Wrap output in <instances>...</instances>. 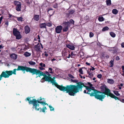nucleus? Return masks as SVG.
I'll list each match as a JSON object with an SVG mask.
<instances>
[{
	"label": "nucleus",
	"mask_w": 124,
	"mask_h": 124,
	"mask_svg": "<svg viewBox=\"0 0 124 124\" xmlns=\"http://www.w3.org/2000/svg\"><path fill=\"white\" fill-rule=\"evenodd\" d=\"M52 84L54 85L60 90L63 91H66V93H68L69 95L70 96H74L75 94L78 92L79 89H81L82 87L81 83L80 82L77 83V85H68L66 87L62 85H59L55 81L51 82Z\"/></svg>",
	"instance_id": "obj_1"
},
{
	"label": "nucleus",
	"mask_w": 124,
	"mask_h": 124,
	"mask_svg": "<svg viewBox=\"0 0 124 124\" xmlns=\"http://www.w3.org/2000/svg\"><path fill=\"white\" fill-rule=\"evenodd\" d=\"M21 67L19 68H19L18 70H22L23 71H26L27 72H29L31 73L32 75L35 74L36 76L38 75V76L36 77V78H38V77H40L41 76H43L44 77L42 79H45V81L51 82H53L56 81L55 80V77H53V78H52L51 77L47 76L44 73L42 72L37 69L31 68L26 66H22Z\"/></svg>",
	"instance_id": "obj_2"
},
{
	"label": "nucleus",
	"mask_w": 124,
	"mask_h": 124,
	"mask_svg": "<svg viewBox=\"0 0 124 124\" xmlns=\"http://www.w3.org/2000/svg\"><path fill=\"white\" fill-rule=\"evenodd\" d=\"M92 92H91V93H88L90 94V96H94L96 99L102 101H103V99L105 97V95L108 94L107 93L106 91L105 92H102L96 90L94 88V90H92Z\"/></svg>",
	"instance_id": "obj_3"
},
{
	"label": "nucleus",
	"mask_w": 124,
	"mask_h": 124,
	"mask_svg": "<svg viewBox=\"0 0 124 124\" xmlns=\"http://www.w3.org/2000/svg\"><path fill=\"white\" fill-rule=\"evenodd\" d=\"M20 66H18L17 69H14L13 71L6 70L5 72H2L1 74L0 75V81L2 79V77L4 78H8L9 76L13 74L16 75V70H19L18 69L21 67Z\"/></svg>",
	"instance_id": "obj_4"
},
{
	"label": "nucleus",
	"mask_w": 124,
	"mask_h": 124,
	"mask_svg": "<svg viewBox=\"0 0 124 124\" xmlns=\"http://www.w3.org/2000/svg\"><path fill=\"white\" fill-rule=\"evenodd\" d=\"M37 103L41 104L43 105H44L45 102L44 101H39V100H38V99L37 100L35 99H33L32 100H31L29 102V104H32L33 106L32 108H35L36 110H37L38 108H37V107H39V104Z\"/></svg>",
	"instance_id": "obj_5"
},
{
	"label": "nucleus",
	"mask_w": 124,
	"mask_h": 124,
	"mask_svg": "<svg viewBox=\"0 0 124 124\" xmlns=\"http://www.w3.org/2000/svg\"><path fill=\"white\" fill-rule=\"evenodd\" d=\"M101 89H105V91L104 92H105L106 91H107L106 92H107V93L108 94H107V97L108 96H109L111 98L114 99L116 100L117 99L118 100H119L118 97L116 96L113 94L111 93L110 90L107 88L106 86L105 85H104L102 86H101Z\"/></svg>",
	"instance_id": "obj_6"
},
{
	"label": "nucleus",
	"mask_w": 124,
	"mask_h": 124,
	"mask_svg": "<svg viewBox=\"0 0 124 124\" xmlns=\"http://www.w3.org/2000/svg\"><path fill=\"white\" fill-rule=\"evenodd\" d=\"M79 82H80L81 83L82 85V87L81 89H79V91L78 92H79V91H82V88L84 87H85L86 88V90H87V92H86V90H84V93L90 95V94L88 93H91V92H92V90H94V87H92L91 88V87H89V86H86L85 85L84 83H83V82H79ZM77 93H78V92Z\"/></svg>",
	"instance_id": "obj_7"
},
{
	"label": "nucleus",
	"mask_w": 124,
	"mask_h": 124,
	"mask_svg": "<svg viewBox=\"0 0 124 124\" xmlns=\"http://www.w3.org/2000/svg\"><path fill=\"white\" fill-rule=\"evenodd\" d=\"M62 53L63 56H66L68 58H69L70 57V52L68 49L66 48L64 49L62 52Z\"/></svg>",
	"instance_id": "obj_8"
},
{
	"label": "nucleus",
	"mask_w": 124,
	"mask_h": 124,
	"mask_svg": "<svg viewBox=\"0 0 124 124\" xmlns=\"http://www.w3.org/2000/svg\"><path fill=\"white\" fill-rule=\"evenodd\" d=\"M108 50L109 51L112 52L113 54H115L119 51V49L117 47L115 46L113 47H110L108 49Z\"/></svg>",
	"instance_id": "obj_9"
},
{
	"label": "nucleus",
	"mask_w": 124,
	"mask_h": 124,
	"mask_svg": "<svg viewBox=\"0 0 124 124\" xmlns=\"http://www.w3.org/2000/svg\"><path fill=\"white\" fill-rule=\"evenodd\" d=\"M62 27L61 25L57 26L55 28L56 32L57 33H60L62 29Z\"/></svg>",
	"instance_id": "obj_10"
},
{
	"label": "nucleus",
	"mask_w": 124,
	"mask_h": 124,
	"mask_svg": "<svg viewBox=\"0 0 124 124\" xmlns=\"http://www.w3.org/2000/svg\"><path fill=\"white\" fill-rule=\"evenodd\" d=\"M34 48L35 50L37 52H39L40 51V46L39 43L35 46Z\"/></svg>",
	"instance_id": "obj_11"
},
{
	"label": "nucleus",
	"mask_w": 124,
	"mask_h": 124,
	"mask_svg": "<svg viewBox=\"0 0 124 124\" xmlns=\"http://www.w3.org/2000/svg\"><path fill=\"white\" fill-rule=\"evenodd\" d=\"M24 30L25 33L26 34H28L30 31V28L28 25H26L24 27Z\"/></svg>",
	"instance_id": "obj_12"
},
{
	"label": "nucleus",
	"mask_w": 124,
	"mask_h": 124,
	"mask_svg": "<svg viewBox=\"0 0 124 124\" xmlns=\"http://www.w3.org/2000/svg\"><path fill=\"white\" fill-rule=\"evenodd\" d=\"M75 12V10L71 9L69 10L66 14L67 16H69L70 15L72 14Z\"/></svg>",
	"instance_id": "obj_13"
},
{
	"label": "nucleus",
	"mask_w": 124,
	"mask_h": 124,
	"mask_svg": "<svg viewBox=\"0 0 124 124\" xmlns=\"http://www.w3.org/2000/svg\"><path fill=\"white\" fill-rule=\"evenodd\" d=\"M10 58L13 60H15L17 58V55L15 53H12L10 55Z\"/></svg>",
	"instance_id": "obj_14"
},
{
	"label": "nucleus",
	"mask_w": 124,
	"mask_h": 124,
	"mask_svg": "<svg viewBox=\"0 0 124 124\" xmlns=\"http://www.w3.org/2000/svg\"><path fill=\"white\" fill-rule=\"evenodd\" d=\"M13 35L15 36L18 35L20 33L19 31H17V29H16L14 28L13 29Z\"/></svg>",
	"instance_id": "obj_15"
},
{
	"label": "nucleus",
	"mask_w": 124,
	"mask_h": 124,
	"mask_svg": "<svg viewBox=\"0 0 124 124\" xmlns=\"http://www.w3.org/2000/svg\"><path fill=\"white\" fill-rule=\"evenodd\" d=\"M63 26H64V27H68L69 28L70 26V23L69 21L67 22H64L63 23Z\"/></svg>",
	"instance_id": "obj_16"
},
{
	"label": "nucleus",
	"mask_w": 124,
	"mask_h": 124,
	"mask_svg": "<svg viewBox=\"0 0 124 124\" xmlns=\"http://www.w3.org/2000/svg\"><path fill=\"white\" fill-rule=\"evenodd\" d=\"M47 108L45 106L43 108H39L37 109L38 111L39 110V111L40 112H45V109H46Z\"/></svg>",
	"instance_id": "obj_17"
},
{
	"label": "nucleus",
	"mask_w": 124,
	"mask_h": 124,
	"mask_svg": "<svg viewBox=\"0 0 124 124\" xmlns=\"http://www.w3.org/2000/svg\"><path fill=\"white\" fill-rule=\"evenodd\" d=\"M33 19L36 21H38L39 19V15H34Z\"/></svg>",
	"instance_id": "obj_18"
},
{
	"label": "nucleus",
	"mask_w": 124,
	"mask_h": 124,
	"mask_svg": "<svg viewBox=\"0 0 124 124\" xmlns=\"http://www.w3.org/2000/svg\"><path fill=\"white\" fill-rule=\"evenodd\" d=\"M15 8L16 9L17 11H21V4H20L19 5L16 6Z\"/></svg>",
	"instance_id": "obj_19"
},
{
	"label": "nucleus",
	"mask_w": 124,
	"mask_h": 124,
	"mask_svg": "<svg viewBox=\"0 0 124 124\" xmlns=\"http://www.w3.org/2000/svg\"><path fill=\"white\" fill-rule=\"evenodd\" d=\"M66 46L67 47L69 48L71 50H73L75 48V47L73 46L70 45L69 44H67Z\"/></svg>",
	"instance_id": "obj_20"
},
{
	"label": "nucleus",
	"mask_w": 124,
	"mask_h": 124,
	"mask_svg": "<svg viewBox=\"0 0 124 124\" xmlns=\"http://www.w3.org/2000/svg\"><path fill=\"white\" fill-rule=\"evenodd\" d=\"M46 24L45 23H40L39 25L40 27L41 28H45L46 29Z\"/></svg>",
	"instance_id": "obj_21"
},
{
	"label": "nucleus",
	"mask_w": 124,
	"mask_h": 124,
	"mask_svg": "<svg viewBox=\"0 0 124 124\" xmlns=\"http://www.w3.org/2000/svg\"><path fill=\"white\" fill-rule=\"evenodd\" d=\"M107 82L110 84H112L114 83V81L112 79H107Z\"/></svg>",
	"instance_id": "obj_22"
},
{
	"label": "nucleus",
	"mask_w": 124,
	"mask_h": 124,
	"mask_svg": "<svg viewBox=\"0 0 124 124\" xmlns=\"http://www.w3.org/2000/svg\"><path fill=\"white\" fill-rule=\"evenodd\" d=\"M31 55V53L28 52H25L24 54V55L26 57H29Z\"/></svg>",
	"instance_id": "obj_23"
},
{
	"label": "nucleus",
	"mask_w": 124,
	"mask_h": 124,
	"mask_svg": "<svg viewBox=\"0 0 124 124\" xmlns=\"http://www.w3.org/2000/svg\"><path fill=\"white\" fill-rule=\"evenodd\" d=\"M109 34L113 38H114L116 36V34L113 32H110Z\"/></svg>",
	"instance_id": "obj_24"
},
{
	"label": "nucleus",
	"mask_w": 124,
	"mask_h": 124,
	"mask_svg": "<svg viewBox=\"0 0 124 124\" xmlns=\"http://www.w3.org/2000/svg\"><path fill=\"white\" fill-rule=\"evenodd\" d=\"M106 4L107 6H110L111 4V0H106Z\"/></svg>",
	"instance_id": "obj_25"
},
{
	"label": "nucleus",
	"mask_w": 124,
	"mask_h": 124,
	"mask_svg": "<svg viewBox=\"0 0 124 124\" xmlns=\"http://www.w3.org/2000/svg\"><path fill=\"white\" fill-rule=\"evenodd\" d=\"M14 5L16 6L21 4L20 2L18 1H14Z\"/></svg>",
	"instance_id": "obj_26"
},
{
	"label": "nucleus",
	"mask_w": 124,
	"mask_h": 124,
	"mask_svg": "<svg viewBox=\"0 0 124 124\" xmlns=\"http://www.w3.org/2000/svg\"><path fill=\"white\" fill-rule=\"evenodd\" d=\"M100 22H102L104 21V18L103 16L99 17L98 18Z\"/></svg>",
	"instance_id": "obj_27"
},
{
	"label": "nucleus",
	"mask_w": 124,
	"mask_h": 124,
	"mask_svg": "<svg viewBox=\"0 0 124 124\" xmlns=\"http://www.w3.org/2000/svg\"><path fill=\"white\" fill-rule=\"evenodd\" d=\"M118 12V10L116 9H114L112 10V13L114 14H116Z\"/></svg>",
	"instance_id": "obj_28"
},
{
	"label": "nucleus",
	"mask_w": 124,
	"mask_h": 124,
	"mask_svg": "<svg viewBox=\"0 0 124 124\" xmlns=\"http://www.w3.org/2000/svg\"><path fill=\"white\" fill-rule=\"evenodd\" d=\"M87 72L88 73V74H89V76H88V77L91 78H92L93 76V74L92 73H92H91L90 72H89L88 71H87Z\"/></svg>",
	"instance_id": "obj_29"
},
{
	"label": "nucleus",
	"mask_w": 124,
	"mask_h": 124,
	"mask_svg": "<svg viewBox=\"0 0 124 124\" xmlns=\"http://www.w3.org/2000/svg\"><path fill=\"white\" fill-rule=\"evenodd\" d=\"M16 39H19L22 38V36L20 35V33L18 35H16Z\"/></svg>",
	"instance_id": "obj_30"
},
{
	"label": "nucleus",
	"mask_w": 124,
	"mask_h": 124,
	"mask_svg": "<svg viewBox=\"0 0 124 124\" xmlns=\"http://www.w3.org/2000/svg\"><path fill=\"white\" fill-rule=\"evenodd\" d=\"M109 63L110 65L109 67H112L114 65V61L111 60L109 62Z\"/></svg>",
	"instance_id": "obj_31"
},
{
	"label": "nucleus",
	"mask_w": 124,
	"mask_h": 124,
	"mask_svg": "<svg viewBox=\"0 0 124 124\" xmlns=\"http://www.w3.org/2000/svg\"><path fill=\"white\" fill-rule=\"evenodd\" d=\"M109 28L107 26H106L103 27L102 29V31H108L109 30Z\"/></svg>",
	"instance_id": "obj_32"
},
{
	"label": "nucleus",
	"mask_w": 124,
	"mask_h": 124,
	"mask_svg": "<svg viewBox=\"0 0 124 124\" xmlns=\"http://www.w3.org/2000/svg\"><path fill=\"white\" fill-rule=\"evenodd\" d=\"M75 52H72L71 53V54L70 55V57L72 58H73L74 56L76 55L75 54Z\"/></svg>",
	"instance_id": "obj_33"
},
{
	"label": "nucleus",
	"mask_w": 124,
	"mask_h": 124,
	"mask_svg": "<svg viewBox=\"0 0 124 124\" xmlns=\"http://www.w3.org/2000/svg\"><path fill=\"white\" fill-rule=\"evenodd\" d=\"M24 46L23 47H23H22V48L21 49H23L24 51H25L29 49V47L28 46L26 45Z\"/></svg>",
	"instance_id": "obj_34"
},
{
	"label": "nucleus",
	"mask_w": 124,
	"mask_h": 124,
	"mask_svg": "<svg viewBox=\"0 0 124 124\" xmlns=\"http://www.w3.org/2000/svg\"><path fill=\"white\" fill-rule=\"evenodd\" d=\"M28 62L29 64L31 65H33L36 64V63L35 62L32 61H29Z\"/></svg>",
	"instance_id": "obj_35"
},
{
	"label": "nucleus",
	"mask_w": 124,
	"mask_h": 124,
	"mask_svg": "<svg viewBox=\"0 0 124 124\" xmlns=\"http://www.w3.org/2000/svg\"><path fill=\"white\" fill-rule=\"evenodd\" d=\"M69 28L68 27H64L63 29V32H66L68 30Z\"/></svg>",
	"instance_id": "obj_36"
},
{
	"label": "nucleus",
	"mask_w": 124,
	"mask_h": 124,
	"mask_svg": "<svg viewBox=\"0 0 124 124\" xmlns=\"http://www.w3.org/2000/svg\"><path fill=\"white\" fill-rule=\"evenodd\" d=\"M32 2V0H27L26 3L27 4L30 5Z\"/></svg>",
	"instance_id": "obj_37"
},
{
	"label": "nucleus",
	"mask_w": 124,
	"mask_h": 124,
	"mask_svg": "<svg viewBox=\"0 0 124 124\" xmlns=\"http://www.w3.org/2000/svg\"><path fill=\"white\" fill-rule=\"evenodd\" d=\"M113 92L117 96H119L120 95V94L119 93L118 91H113Z\"/></svg>",
	"instance_id": "obj_38"
},
{
	"label": "nucleus",
	"mask_w": 124,
	"mask_h": 124,
	"mask_svg": "<svg viewBox=\"0 0 124 124\" xmlns=\"http://www.w3.org/2000/svg\"><path fill=\"white\" fill-rule=\"evenodd\" d=\"M17 20L19 21H23V18L22 17H17Z\"/></svg>",
	"instance_id": "obj_39"
},
{
	"label": "nucleus",
	"mask_w": 124,
	"mask_h": 124,
	"mask_svg": "<svg viewBox=\"0 0 124 124\" xmlns=\"http://www.w3.org/2000/svg\"><path fill=\"white\" fill-rule=\"evenodd\" d=\"M78 72H79L80 74H83V71L81 68H80L78 70Z\"/></svg>",
	"instance_id": "obj_40"
},
{
	"label": "nucleus",
	"mask_w": 124,
	"mask_h": 124,
	"mask_svg": "<svg viewBox=\"0 0 124 124\" xmlns=\"http://www.w3.org/2000/svg\"><path fill=\"white\" fill-rule=\"evenodd\" d=\"M49 107L50 109V110L51 111H53L54 110V108H53L52 106L49 105Z\"/></svg>",
	"instance_id": "obj_41"
},
{
	"label": "nucleus",
	"mask_w": 124,
	"mask_h": 124,
	"mask_svg": "<svg viewBox=\"0 0 124 124\" xmlns=\"http://www.w3.org/2000/svg\"><path fill=\"white\" fill-rule=\"evenodd\" d=\"M46 25L49 26V27H51L52 26V23H46Z\"/></svg>",
	"instance_id": "obj_42"
},
{
	"label": "nucleus",
	"mask_w": 124,
	"mask_h": 124,
	"mask_svg": "<svg viewBox=\"0 0 124 124\" xmlns=\"http://www.w3.org/2000/svg\"><path fill=\"white\" fill-rule=\"evenodd\" d=\"M70 23H71L72 24H74V21L72 19H71L70 20L69 22Z\"/></svg>",
	"instance_id": "obj_43"
},
{
	"label": "nucleus",
	"mask_w": 124,
	"mask_h": 124,
	"mask_svg": "<svg viewBox=\"0 0 124 124\" xmlns=\"http://www.w3.org/2000/svg\"><path fill=\"white\" fill-rule=\"evenodd\" d=\"M94 34L93 33L91 32H90L89 33V36L90 38H91L93 36Z\"/></svg>",
	"instance_id": "obj_44"
},
{
	"label": "nucleus",
	"mask_w": 124,
	"mask_h": 124,
	"mask_svg": "<svg viewBox=\"0 0 124 124\" xmlns=\"http://www.w3.org/2000/svg\"><path fill=\"white\" fill-rule=\"evenodd\" d=\"M53 7L55 8H57V4L56 3L53 5Z\"/></svg>",
	"instance_id": "obj_45"
},
{
	"label": "nucleus",
	"mask_w": 124,
	"mask_h": 124,
	"mask_svg": "<svg viewBox=\"0 0 124 124\" xmlns=\"http://www.w3.org/2000/svg\"><path fill=\"white\" fill-rule=\"evenodd\" d=\"M71 81L72 82H74V83H77H77L78 82V80H73V79H71Z\"/></svg>",
	"instance_id": "obj_46"
},
{
	"label": "nucleus",
	"mask_w": 124,
	"mask_h": 124,
	"mask_svg": "<svg viewBox=\"0 0 124 124\" xmlns=\"http://www.w3.org/2000/svg\"><path fill=\"white\" fill-rule=\"evenodd\" d=\"M51 10L52 11H53V9L51 8H48L47 10L48 13L50 15H51V14L49 13H50V11Z\"/></svg>",
	"instance_id": "obj_47"
},
{
	"label": "nucleus",
	"mask_w": 124,
	"mask_h": 124,
	"mask_svg": "<svg viewBox=\"0 0 124 124\" xmlns=\"http://www.w3.org/2000/svg\"><path fill=\"white\" fill-rule=\"evenodd\" d=\"M50 71H49V73H51L53 74V72L52 71V68H49L48 69Z\"/></svg>",
	"instance_id": "obj_48"
},
{
	"label": "nucleus",
	"mask_w": 124,
	"mask_h": 124,
	"mask_svg": "<svg viewBox=\"0 0 124 124\" xmlns=\"http://www.w3.org/2000/svg\"><path fill=\"white\" fill-rule=\"evenodd\" d=\"M102 77L101 74H99L97 75V77L99 78H101Z\"/></svg>",
	"instance_id": "obj_49"
},
{
	"label": "nucleus",
	"mask_w": 124,
	"mask_h": 124,
	"mask_svg": "<svg viewBox=\"0 0 124 124\" xmlns=\"http://www.w3.org/2000/svg\"><path fill=\"white\" fill-rule=\"evenodd\" d=\"M8 22H9L8 21H6L5 22V25H7L6 26L7 27L8 25Z\"/></svg>",
	"instance_id": "obj_50"
},
{
	"label": "nucleus",
	"mask_w": 124,
	"mask_h": 124,
	"mask_svg": "<svg viewBox=\"0 0 124 124\" xmlns=\"http://www.w3.org/2000/svg\"><path fill=\"white\" fill-rule=\"evenodd\" d=\"M45 73L47 75V76H50L51 75L49 73V72L47 71H45Z\"/></svg>",
	"instance_id": "obj_51"
},
{
	"label": "nucleus",
	"mask_w": 124,
	"mask_h": 124,
	"mask_svg": "<svg viewBox=\"0 0 124 124\" xmlns=\"http://www.w3.org/2000/svg\"><path fill=\"white\" fill-rule=\"evenodd\" d=\"M68 75L69 77L71 78H74L73 76L70 74H69Z\"/></svg>",
	"instance_id": "obj_52"
},
{
	"label": "nucleus",
	"mask_w": 124,
	"mask_h": 124,
	"mask_svg": "<svg viewBox=\"0 0 124 124\" xmlns=\"http://www.w3.org/2000/svg\"><path fill=\"white\" fill-rule=\"evenodd\" d=\"M31 98H29V97H27L25 99V100H27L28 101H29V102L30 101H30V99Z\"/></svg>",
	"instance_id": "obj_53"
},
{
	"label": "nucleus",
	"mask_w": 124,
	"mask_h": 124,
	"mask_svg": "<svg viewBox=\"0 0 124 124\" xmlns=\"http://www.w3.org/2000/svg\"><path fill=\"white\" fill-rule=\"evenodd\" d=\"M42 100H43L42 101H44V99L43 98H42L41 97H40L39 99H38V100H39V101H42Z\"/></svg>",
	"instance_id": "obj_54"
},
{
	"label": "nucleus",
	"mask_w": 124,
	"mask_h": 124,
	"mask_svg": "<svg viewBox=\"0 0 124 124\" xmlns=\"http://www.w3.org/2000/svg\"><path fill=\"white\" fill-rule=\"evenodd\" d=\"M42 100H43L42 101H44V99L43 98H42L41 97H40L39 99H38V100H39V101H42Z\"/></svg>",
	"instance_id": "obj_55"
},
{
	"label": "nucleus",
	"mask_w": 124,
	"mask_h": 124,
	"mask_svg": "<svg viewBox=\"0 0 124 124\" xmlns=\"http://www.w3.org/2000/svg\"><path fill=\"white\" fill-rule=\"evenodd\" d=\"M44 55L46 57H47L48 56V55L47 53V52L46 51H45L44 52Z\"/></svg>",
	"instance_id": "obj_56"
},
{
	"label": "nucleus",
	"mask_w": 124,
	"mask_h": 124,
	"mask_svg": "<svg viewBox=\"0 0 124 124\" xmlns=\"http://www.w3.org/2000/svg\"><path fill=\"white\" fill-rule=\"evenodd\" d=\"M116 61H118L120 60V58L118 56H116Z\"/></svg>",
	"instance_id": "obj_57"
},
{
	"label": "nucleus",
	"mask_w": 124,
	"mask_h": 124,
	"mask_svg": "<svg viewBox=\"0 0 124 124\" xmlns=\"http://www.w3.org/2000/svg\"><path fill=\"white\" fill-rule=\"evenodd\" d=\"M88 84L90 86L89 87H91V88L92 87H93L92 86V84H91L90 83L88 82Z\"/></svg>",
	"instance_id": "obj_58"
},
{
	"label": "nucleus",
	"mask_w": 124,
	"mask_h": 124,
	"mask_svg": "<svg viewBox=\"0 0 124 124\" xmlns=\"http://www.w3.org/2000/svg\"><path fill=\"white\" fill-rule=\"evenodd\" d=\"M91 67L92 68H90V71H91V70H95V68H94L93 67H92V66H91Z\"/></svg>",
	"instance_id": "obj_59"
},
{
	"label": "nucleus",
	"mask_w": 124,
	"mask_h": 124,
	"mask_svg": "<svg viewBox=\"0 0 124 124\" xmlns=\"http://www.w3.org/2000/svg\"><path fill=\"white\" fill-rule=\"evenodd\" d=\"M121 46L122 48L124 47V42H123L121 44Z\"/></svg>",
	"instance_id": "obj_60"
},
{
	"label": "nucleus",
	"mask_w": 124,
	"mask_h": 124,
	"mask_svg": "<svg viewBox=\"0 0 124 124\" xmlns=\"http://www.w3.org/2000/svg\"><path fill=\"white\" fill-rule=\"evenodd\" d=\"M3 19V16H2L1 17H0V25L1 24V21Z\"/></svg>",
	"instance_id": "obj_61"
},
{
	"label": "nucleus",
	"mask_w": 124,
	"mask_h": 124,
	"mask_svg": "<svg viewBox=\"0 0 124 124\" xmlns=\"http://www.w3.org/2000/svg\"><path fill=\"white\" fill-rule=\"evenodd\" d=\"M39 67V69L41 70H43L44 69H45L43 68L42 67Z\"/></svg>",
	"instance_id": "obj_62"
},
{
	"label": "nucleus",
	"mask_w": 124,
	"mask_h": 124,
	"mask_svg": "<svg viewBox=\"0 0 124 124\" xmlns=\"http://www.w3.org/2000/svg\"><path fill=\"white\" fill-rule=\"evenodd\" d=\"M118 98L119 99V100H120L121 101H122V102L124 103V99H122V100H121L119 98Z\"/></svg>",
	"instance_id": "obj_63"
},
{
	"label": "nucleus",
	"mask_w": 124,
	"mask_h": 124,
	"mask_svg": "<svg viewBox=\"0 0 124 124\" xmlns=\"http://www.w3.org/2000/svg\"><path fill=\"white\" fill-rule=\"evenodd\" d=\"M122 69L123 70V72L124 73V66H123L122 67Z\"/></svg>",
	"instance_id": "obj_64"
}]
</instances>
